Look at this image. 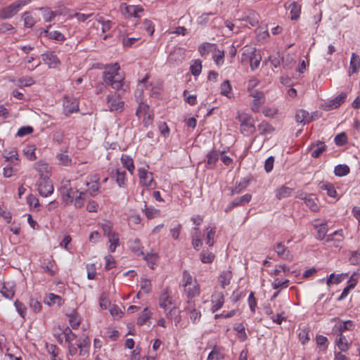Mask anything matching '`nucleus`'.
<instances>
[{
	"mask_svg": "<svg viewBox=\"0 0 360 360\" xmlns=\"http://www.w3.org/2000/svg\"><path fill=\"white\" fill-rule=\"evenodd\" d=\"M61 199L65 205L74 204L75 208H81L86 200V191H79L71 184L70 180H63L60 188Z\"/></svg>",
	"mask_w": 360,
	"mask_h": 360,
	"instance_id": "nucleus-1",
	"label": "nucleus"
},
{
	"mask_svg": "<svg viewBox=\"0 0 360 360\" xmlns=\"http://www.w3.org/2000/svg\"><path fill=\"white\" fill-rule=\"evenodd\" d=\"M120 68L117 63L106 65L105 70L103 72L105 83L117 91L122 89L124 86V77L118 72Z\"/></svg>",
	"mask_w": 360,
	"mask_h": 360,
	"instance_id": "nucleus-2",
	"label": "nucleus"
},
{
	"mask_svg": "<svg viewBox=\"0 0 360 360\" xmlns=\"http://www.w3.org/2000/svg\"><path fill=\"white\" fill-rule=\"evenodd\" d=\"M31 0H18L9 6L0 10V18L8 19L14 16L23 6L27 5Z\"/></svg>",
	"mask_w": 360,
	"mask_h": 360,
	"instance_id": "nucleus-3",
	"label": "nucleus"
},
{
	"mask_svg": "<svg viewBox=\"0 0 360 360\" xmlns=\"http://www.w3.org/2000/svg\"><path fill=\"white\" fill-rule=\"evenodd\" d=\"M237 120L240 124V131L245 136L252 134L255 131V127L253 122L252 117L245 113H238Z\"/></svg>",
	"mask_w": 360,
	"mask_h": 360,
	"instance_id": "nucleus-4",
	"label": "nucleus"
},
{
	"mask_svg": "<svg viewBox=\"0 0 360 360\" xmlns=\"http://www.w3.org/2000/svg\"><path fill=\"white\" fill-rule=\"evenodd\" d=\"M38 191L41 196L48 197L51 195L54 191V188L51 181L49 178V175L40 178L37 181Z\"/></svg>",
	"mask_w": 360,
	"mask_h": 360,
	"instance_id": "nucleus-5",
	"label": "nucleus"
},
{
	"mask_svg": "<svg viewBox=\"0 0 360 360\" xmlns=\"http://www.w3.org/2000/svg\"><path fill=\"white\" fill-rule=\"evenodd\" d=\"M106 102L110 111L122 112L124 109V101L121 99L120 94L108 95L106 98Z\"/></svg>",
	"mask_w": 360,
	"mask_h": 360,
	"instance_id": "nucleus-6",
	"label": "nucleus"
},
{
	"mask_svg": "<svg viewBox=\"0 0 360 360\" xmlns=\"http://www.w3.org/2000/svg\"><path fill=\"white\" fill-rule=\"evenodd\" d=\"M250 96L253 98V100L250 104V108L252 111L255 112H259L260 107L265 102V96L264 92L257 90L250 92Z\"/></svg>",
	"mask_w": 360,
	"mask_h": 360,
	"instance_id": "nucleus-7",
	"label": "nucleus"
},
{
	"mask_svg": "<svg viewBox=\"0 0 360 360\" xmlns=\"http://www.w3.org/2000/svg\"><path fill=\"white\" fill-rule=\"evenodd\" d=\"M138 172L140 181L143 186L149 188L155 187V183L153 181V174L151 172H148L144 168H139Z\"/></svg>",
	"mask_w": 360,
	"mask_h": 360,
	"instance_id": "nucleus-8",
	"label": "nucleus"
},
{
	"mask_svg": "<svg viewBox=\"0 0 360 360\" xmlns=\"http://www.w3.org/2000/svg\"><path fill=\"white\" fill-rule=\"evenodd\" d=\"M347 97V94L346 92L340 93L336 97L330 100L325 104L324 110H331L338 108L341 105V104L345 102Z\"/></svg>",
	"mask_w": 360,
	"mask_h": 360,
	"instance_id": "nucleus-9",
	"label": "nucleus"
},
{
	"mask_svg": "<svg viewBox=\"0 0 360 360\" xmlns=\"http://www.w3.org/2000/svg\"><path fill=\"white\" fill-rule=\"evenodd\" d=\"M185 310L189 314L190 319L193 323H197L201 318V312L196 309L194 301L188 300L186 303Z\"/></svg>",
	"mask_w": 360,
	"mask_h": 360,
	"instance_id": "nucleus-10",
	"label": "nucleus"
},
{
	"mask_svg": "<svg viewBox=\"0 0 360 360\" xmlns=\"http://www.w3.org/2000/svg\"><path fill=\"white\" fill-rule=\"evenodd\" d=\"M173 304L174 301L169 295L168 290L164 289L160 295L159 306L167 311Z\"/></svg>",
	"mask_w": 360,
	"mask_h": 360,
	"instance_id": "nucleus-11",
	"label": "nucleus"
},
{
	"mask_svg": "<svg viewBox=\"0 0 360 360\" xmlns=\"http://www.w3.org/2000/svg\"><path fill=\"white\" fill-rule=\"evenodd\" d=\"M224 303V296L222 292H217L212 295L211 311L214 313L219 310Z\"/></svg>",
	"mask_w": 360,
	"mask_h": 360,
	"instance_id": "nucleus-12",
	"label": "nucleus"
},
{
	"mask_svg": "<svg viewBox=\"0 0 360 360\" xmlns=\"http://www.w3.org/2000/svg\"><path fill=\"white\" fill-rule=\"evenodd\" d=\"M274 250L277 255L281 259L288 261L292 259V255L290 253V251L282 243H276Z\"/></svg>",
	"mask_w": 360,
	"mask_h": 360,
	"instance_id": "nucleus-13",
	"label": "nucleus"
},
{
	"mask_svg": "<svg viewBox=\"0 0 360 360\" xmlns=\"http://www.w3.org/2000/svg\"><path fill=\"white\" fill-rule=\"evenodd\" d=\"M63 108L66 115L77 112L79 110L77 101L75 99L69 98L64 99Z\"/></svg>",
	"mask_w": 360,
	"mask_h": 360,
	"instance_id": "nucleus-14",
	"label": "nucleus"
},
{
	"mask_svg": "<svg viewBox=\"0 0 360 360\" xmlns=\"http://www.w3.org/2000/svg\"><path fill=\"white\" fill-rule=\"evenodd\" d=\"M184 292L187 297L191 300L195 297H198L200 293V285L198 282H192V284L184 286Z\"/></svg>",
	"mask_w": 360,
	"mask_h": 360,
	"instance_id": "nucleus-15",
	"label": "nucleus"
},
{
	"mask_svg": "<svg viewBox=\"0 0 360 360\" xmlns=\"http://www.w3.org/2000/svg\"><path fill=\"white\" fill-rule=\"evenodd\" d=\"M41 57L44 63L47 64L51 68H56L60 63L58 57L53 52L43 53Z\"/></svg>",
	"mask_w": 360,
	"mask_h": 360,
	"instance_id": "nucleus-16",
	"label": "nucleus"
},
{
	"mask_svg": "<svg viewBox=\"0 0 360 360\" xmlns=\"http://www.w3.org/2000/svg\"><path fill=\"white\" fill-rule=\"evenodd\" d=\"M184 59L183 51L181 49L178 48L174 49L172 52L170 53L167 58V61L169 63L175 65L179 64Z\"/></svg>",
	"mask_w": 360,
	"mask_h": 360,
	"instance_id": "nucleus-17",
	"label": "nucleus"
},
{
	"mask_svg": "<svg viewBox=\"0 0 360 360\" xmlns=\"http://www.w3.org/2000/svg\"><path fill=\"white\" fill-rule=\"evenodd\" d=\"M129 248L136 255H144L143 252V247L141 245V241L139 238H131L128 241Z\"/></svg>",
	"mask_w": 360,
	"mask_h": 360,
	"instance_id": "nucleus-18",
	"label": "nucleus"
},
{
	"mask_svg": "<svg viewBox=\"0 0 360 360\" xmlns=\"http://www.w3.org/2000/svg\"><path fill=\"white\" fill-rule=\"evenodd\" d=\"M354 328V323L352 321L348 320L346 321H339L335 325L333 330L335 332H339L340 334H342L343 332L346 330H352Z\"/></svg>",
	"mask_w": 360,
	"mask_h": 360,
	"instance_id": "nucleus-19",
	"label": "nucleus"
},
{
	"mask_svg": "<svg viewBox=\"0 0 360 360\" xmlns=\"http://www.w3.org/2000/svg\"><path fill=\"white\" fill-rule=\"evenodd\" d=\"M326 145L322 141H317L316 143H312L311 145V155L314 158H318L326 151Z\"/></svg>",
	"mask_w": 360,
	"mask_h": 360,
	"instance_id": "nucleus-20",
	"label": "nucleus"
},
{
	"mask_svg": "<svg viewBox=\"0 0 360 360\" xmlns=\"http://www.w3.org/2000/svg\"><path fill=\"white\" fill-rule=\"evenodd\" d=\"M1 293L6 299H12L15 295V285L11 282L4 283Z\"/></svg>",
	"mask_w": 360,
	"mask_h": 360,
	"instance_id": "nucleus-21",
	"label": "nucleus"
},
{
	"mask_svg": "<svg viewBox=\"0 0 360 360\" xmlns=\"http://www.w3.org/2000/svg\"><path fill=\"white\" fill-rule=\"evenodd\" d=\"M206 166L208 169H213L219 160V153L216 150L209 151L206 155Z\"/></svg>",
	"mask_w": 360,
	"mask_h": 360,
	"instance_id": "nucleus-22",
	"label": "nucleus"
},
{
	"mask_svg": "<svg viewBox=\"0 0 360 360\" xmlns=\"http://www.w3.org/2000/svg\"><path fill=\"white\" fill-rule=\"evenodd\" d=\"M312 116H311L309 113L304 110H298L295 115V120L298 123L306 124L312 121Z\"/></svg>",
	"mask_w": 360,
	"mask_h": 360,
	"instance_id": "nucleus-23",
	"label": "nucleus"
},
{
	"mask_svg": "<svg viewBox=\"0 0 360 360\" xmlns=\"http://www.w3.org/2000/svg\"><path fill=\"white\" fill-rule=\"evenodd\" d=\"M4 158L5 161L8 162L9 165L16 166L19 164L18 155L15 150H12L8 152L5 151Z\"/></svg>",
	"mask_w": 360,
	"mask_h": 360,
	"instance_id": "nucleus-24",
	"label": "nucleus"
},
{
	"mask_svg": "<svg viewBox=\"0 0 360 360\" xmlns=\"http://www.w3.org/2000/svg\"><path fill=\"white\" fill-rule=\"evenodd\" d=\"M319 187L320 189L326 191L328 196L336 198L337 192L334 186L331 183L328 181H321L319 184Z\"/></svg>",
	"mask_w": 360,
	"mask_h": 360,
	"instance_id": "nucleus-25",
	"label": "nucleus"
},
{
	"mask_svg": "<svg viewBox=\"0 0 360 360\" xmlns=\"http://www.w3.org/2000/svg\"><path fill=\"white\" fill-rule=\"evenodd\" d=\"M316 198L313 194H307L304 198L306 205L313 212L319 210V206L316 203Z\"/></svg>",
	"mask_w": 360,
	"mask_h": 360,
	"instance_id": "nucleus-26",
	"label": "nucleus"
},
{
	"mask_svg": "<svg viewBox=\"0 0 360 360\" xmlns=\"http://www.w3.org/2000/svg\"><path fill=\"white\" fill-rule=\"evenodd\" d=\"M257 52V49L251 46H245L241 55V62L246 63L250 60V58Z\"/></svg>",
	"mask_w": 360,
	"mask_h": 360,
	"instance_id": "nucleus-27",
	"label": "nucleus"
},
{
	"mask_svg": "<svg viewBox=\"0 0 360 360\" xmlns=\"http://www.w3.org/2000/svg\"><path fill=\"white\" fill-rule=\"evenodd\" d=\"M292 192V188L285 186H281V187L278 188L275 191L276 198L278 200H281L283 198H288L291 195Z\"/></svg>",
	"mask_w": 360,
	"mask_h": 360,
	"instance_id": "nucleus-28",
	"label": "nucleus"
},
{
	"mask_svg": "<svg viewBox=\"0 0 360 360\" xmlns=\"http://www.w3.org/2000/svg\"><path fill=\"white\" fill-rule=\"evenodd\" d=\"M51 27V25L47 26L46 30H44L43 32L45 33V35L48 37L49 39H54L59 41H63L65 40V37L63 34H62L59 31H53L49 32V28Z\"/></svg>",
	"mask_w": 360,
	"mask_h": 360,
	"instance_id": "nucleus-29",
	"label": "nucleus"
},
{
	"mask_svg": "<svg viewBox=\"0 0 360 360\" xmlns=\"http://www.w3.org/2000/svg\"><path fill=\"white\" fill-rule=\"evenodd\" d=\"M349 69L351 70L352 73H357L359 71L360 58L355 53H352L350 63H349Z\"/></svg>",
	"mask_w": 360,
	"mask_h": 360,
	"instance_id": "nucleus-30",
	"label": "nucleus"
},
{
	"mask_svg": "<svg viewBox=\"0 0 360 360\" xmlns=\"http://www.w3.org/2000/svg\"><path fill=\"white\" fill-rule=\"evenodd\" d=\"M232 278V273L231 271H224L219 277V282L223 288L229 285Z\"/></svg>",
	"mask_w": 360,
	"mask_h": 360,
	"instance_id": "nucleus-31",
	"label": "nucleus"
},
{
	"mask_svg": "<svg viewBox=\"0 0 360 360\" xmlns=\"http://www.w3.org/2000/svg\"><path fill=\"white\" fill-rule=\"evenodd\" d=\"M55 265L56 263L54 260L44 259L41 264V268L50 276H54L56 274V271L54 270Z\"/></svg>",
	"mask_w": 360,
	"mask_h": 360,
	"instance_id": "nucleus-32",
	"label": "nucleus"
},
{
	"mask_svg": "<svg viewBox=\"0 0 360 360\" xmlns=\"http://www.w3.org/2000/svg\"><path fill=\"white\" fill-rule=\"evenodd\" d=\"M121 162L123 167L132 174L135 168L132 158L127 155H122L121 157Z\"/></svg>",
	"mask_w": 360,
	"mask_h": 360,
	"instance_id": "nucleus-33",
	"label": "nucleus"
},
{
	"mask_svg": "<svg viewBox=\"0 0 360 360\" xmlns=\"http://www.w3.org/2000/svg\"><path fill=\"white\" fill-rule=\"evenodd\" d=\"M125 11L126 13H128L130 16H133L134 18H139L141 16V14L143 12V8L139 6L125 5Z\"/></svg>",
	"mask_w": 360,
	"mask_h": 360,
	"instance_id": "nucleus-34",
	"label": "nucleus"
},
{
	"mask_svg": "<svg viewBox=\"0 0 360 360\" xmlns=\"http://www.w3.org/2000/svg\"><path fill=\"white\" fill-rule=\"evenodd\" d=\"M22 18L24 21V25L25 27L31 28L37 22V20L30 12H25L22 14Z\"/></svg>",
	"mask_w": 360,
	"mask_h": 360,
	"instance_id": "nucleus-35",
	"label": "nucleus"
},
{
	"mask_svg": "<svg viewBox=\"0 0 360 360\" xmlns=\"http://www.w3.org/2000/svg\"><path fill=\"white\" fill-rule=\"evenodd\" d=\"M291 14V20H295L300 17L301 6L297 2H292L289 5Z\"/></svg>",
	"mask_w": 360,
	"mask_h": 360,
	"instance_id": "nucleus-36",
	"label": "nucleus"
},
{
	"mask_svg": "<svg viewBox=\"0 0 360 360\" xmlns=\"http://www.w3.org/2000/svg\"><path fill=\"white\" fill-rule=\"evenodd\" d=\"M166 316L168 319H172L174 318L176 323L181 320L180 311L175 306H171L170 308H169L166 311Z\"/></svg>",
	"mask_w": 360,
	"mask_h": 360,
	"instance_id": "nucleus-37",
	"label": "nucleus"
},
{
	"mask_svg": "<svg viewBox=\"0 0 360 360\" xmlns=\"http://www.w3.org/2000/svg\"><path fill=\"white\" fill-rule=\"evenodd\" d=\"M314 228L317 231V239L323 240L328 232L327 224H315Z\"/></svg>",
	"mask_w": 360,
	"mask_h": 360,
	"instance_id": "nucleus-38",
	"label": "nucleus"
},
{
	"mask_svg": "<svg viewBox=\"0 0 360 360\" xmlns=\"http://www.w3.org/2000/svg\"><path fill=\"white\" fill-rule=\"evenodd\" d=\"M108 241L110 243V251L111 252H114L116 250V248L120 245V237L118 233L116 232L112 235L109 236Z\"/></svg>",
	"mask_w": 360,
	"mask_h": 360,
	"instance_id": "nucleus-39",
	"label": "nucleus"
},
{
	"mask_svg": "<svg viewBox=\"0 0 360 360\" xmlns=\"http://www.w3.org/2000/svg\"><path fill=\"white\" fill-rule=\"evenodd\" d=\"M252 198V195L250 194H245L244 195L236 198L232 202H231V207H236V206H242L244 205L246 203H248Z\"/></svg>",
	"mask_w": 360,
	"mask_h": 360,
	"instance_id": "nucleus-40",
	"label": "nucleus"
},
{
	"mask_svg": "<svg viewBox=\"0 0 360 360\" xmlns=\"http://www.w3.org/2000/svg\"><path fill=\"white\" fill-rule=\"evenodd\" d=\"M224 358V354L221 352V348L214 346L209 354L207 360H220Z\"/></svg>",
	"mask_w": 360,
	"mask_h": 360,
	"instance_id": "nucleus-41",
	"label": "nucleus"
},
{
	"mask_svg": "<svg viewBox=\"0 0 360 360\" xmlns=\"http://www.w3.org/2000/svg\"><path fill=\"white\" fill-rule=\"evenodd\" d=\"M221 94L227 98H230L232 97L233 94L231 91V86L229 80L224 81L221 84Z\"/></svg>",
	"mask_w": 360,
	"mask_h": 360,
	"instance_id": "nucleus-42",
	"label": "nucleus"
},
{
	"mask_svg": "<svg viewBox=\"0 0 360 360\" xmlns=\"http://www.w3.org/2000/svg\"><path fill=\"white\" fill-rule=\"evenodd\" d=\"M350 172L349 167L347 165H338L335 167L334 173L337 176H345Z\"/></svg>",
	"mask_w": 360,
	"mask_h": 360,
	"instance_id": "nucleus-43",
	"label": "nucleus"
},
{
	"mask_svg": "<svg viewBox=\"0 0 360 360\" xmlns=\"http://www.w3.org/2000/svg\"><path fill=\"white\" fill-rule=\"evenodd\" d=\"M336 345L341 352L347 351L349 346L347 338L342 334H340L339 339L336 341Z\"/></svg>",
	"mask_w": 360,
	"mask_h": 360,
	"instance_id": "nucleus-44",
	"label": "nucleus"
},
{
	"mask_svg": "<svg viewBox=\"0 0 360 360\" xmlns=\"http://www.w3.org/2000/svg\"><path fill=\"white\" fill-rule=\"evenodd\" d=\"M206 231L205 243L208 246L212 247L214 243L215 228L207 227L206 228Z\"/></svg>",
	"mask_w": 360,
	"mask_h": 360,
	"instance_id": "nucleus-45",
	"label": "nucleus"
},
{
	"mask_svg": "<svg viewBox=\"0 0 360 360\" xmlns=\"http://www.w3.org/2000/svg\"><path fill=\"white\" fill-rule=\"evenodd\" d=\"M200 256L201 262L204 264L212 263L215 257L214 255L208 250H202Z\"/></svg>",
	"mask_w": 360,
	"mask_h": 360,
	"instance_id": "nucleus-46",
	"label": "nucleus"
},
{
	"mask_svg": "<svg viewBox=\"0 0 360 360\" xmlns=\"http://www.w3.org/2000/svg\"><path fill=\"white\" fill-rule=\"evenodd\" d=\"M258 130L261 135H265L271 134L274 130V128L268 122H262L258 125Z\"/></svg>",
	"mask_w": 360,
	"mask_h": 360,
	"instance_id": "nucleus-47",
	"label": "nucleus"
},
{
	"mask_svg": "<svg viewBox=\"0 0 360 360\" xmlns=\"http://www.w3.org/2000/svg\"><path fill=\"white\" fill-rule=\"evenodd\" d=\"M98 181H99V177L97 176H95L94 177V179L92 180L93 184L91 185V186L89 188V194L91 196H96V195H98L99 193L100 186L98 184Z\"/></svg>",
	"mask_w": 360,
	"mask_h": 360,
	"instance_id": "nucleus-48",
	"label": "nucleus"
},
{
	"mask_svg": "<svg viewBox=\"0 0 360 360\" xmlns=\"http://www.w3.org/2000/svg\"><path fill=\"white\" fill-rule=\"evenodd\" d=\"M349 262L352 265L360 264V247L356 250L349 252Z\"/></svg>",
	"mask_w": 360,
	"mask_h": 360,
	"instance_id": "nucleus-49",
	"label": "nucleus"
},
{
	"mask_svg": "<svg viewBox=\"0 0 360 360\" xmlns=\"http://www.w3.org/2000/svg\"><path fill=\"white\" fill-rule=\"evenodd\" d=\"M143 256V259L146 261L150 268L153 269L154 266L158 259V255L156 253H150Z\"/></svg>",
	"mask_w": 360,
	"mask_h": 360,
	"instance_id": "nucleus-50",
	"label": "nucleus"
},
{
	"mask_svg": "<svg viewBox=\"0 0 360 360\" xmlns=\"http://www.w3.org/2000/svg\"><path fill=\"white\" fill-rule=\"evenodd\" d=\"M261 60L262 57L258 51L255 54V56H252V58H250L249 63L250 68L252 71L255 70L259 68Z\"/></svg>",
	"mask_w": 360,
	"mask_h": 360,
	"instance_id": "nucleus-51",
	"label": "nucleus"
},
{
	"mask_svg": "<svg viewBox=\"0 0 360 360\" xmlns=\"http://www.w3.org/2000/svg\"><path fill=\"white\" fill-rule=\"evenodd\" d=\"M14 305L19 315L23 319H25V316L27 314V307L25 306V304L21 302L16 300L14 303Z\"/></svg>",
	"mask_w": 360,
	"mask_h": 360,
	"instance_id": "nucleus-52",
	"label": "nucleus"
},
{
	"mask_svg": "<svg viewBox=\"0 0 360 360\" xmlns=\"http://www.w3.org/2000/svg\"><path fill=\"white\" fill-rule=\"evenodd\" d=\"M98 22L101 25L102 32L105 33L108 32L112 27V22L109 20H104L103 17L98 19Z\"/></svg>",
	"mask_w": 360,
	"mask_h": 360,
	"instance_id": "nucleus-53",
	"label": "nucleus"
},
{
	"mask_svg": "<svg viewBox=\"0 0 360 360\" xmlns=\"http://www.w3.org/2000/svg\"><path fill=\"white\" fill-rule=\"evenodd\" d=\"M144 212L148 219H153L160 215V211L153 207H148L145 205Z\"/></svg>",
	"mask_w": 360,
	"mask_h": 360,
	"instance_id": "nucleus-54",
	"label": "nucleus"
},
{
	"mask_svg": "<svg viewBox=\"0 0 360 360\" xmlns=\"http://www.w3.org/2000/svg\"><path fill=\"white\" fill-rule=\"evenodd\" d=\"M316 341L317 346L321 349V350H326L328 345V341L326 337L323 335H317L316 338Z\"/></svg>",
	"mask_w": 360,
	"mask_h": 360,
	"instance_id": "nucleus-55",
	"label": "nucleus"
},
{
	"mask_svg": "<svg viewBox=\"0 0 360 360\" xmlns=\"http://www.w3.org/2000/svg\"><path fill=\"white\" fill-rule=\"evenodd\" d=\"M37 170L40 174V178L44 177L48 175L49 172V167L48 164L45 162H39L37 164Z\"/></svg>",
	"mask_w": 360,
	"mask_h": 360,
	"instance_id": "nucleus-56",
	"label": "nucleus"
},
{
	"mask_svg": "<svg viewBox=\"0 0 360 360\" xmlns=\"http://www.w3.org/2000/svg\"><path fill=\"white\" fill-rule=\"evenodd\" d=\"M56 158L59 161V163L62 165L68 166L71 164L72 160L69 155L66 153H58L56 155Z\"/></svg>",
	"mask_w": 360,
	"mask_h": 360,
	"instance_id": "nucleus-57",
	"label": "nucleus"
},
{
	"mask_svg": "<svg viewBox=\"0 0 360 360\" xmlns=\"http://www.w3.org/2000/svg\"><path fill=\"white\" fill-rule=\"evenodd\" d=\"M191 72L193 75L198 76L202 70V64L200 60H195L190 67Z\"/></svg>",
	"mask_w": 360,
	"mask_h": 360,
	"instance_id": "nucleus-58",
	"label": "nucleus"
},
{
	"mask_svg": "<svg viewBox=\"0 0 360 360\" xmlns=\"http://www.w3.org/2000/svg\"><path fill=\"white\" fill-rule=\"evenodd\" d=\"M125 172L116 170L115 181L120 187H124L125 185Z\"/></svg>",
	"mask_w": 360,
	"mask_h": 360,
	"instance_id": "nucleus-59",
	"label": "nucleus"
},
{
	"mask_svg": "<svg viewBox=\"0 0 360 360\" xmlns=\"http://www.w3.org/2000/svg\"><path fill=\"white\" fill-rule=\"evenodd\" d=\"M334 141L338 146H344L347 142V136L345 132H342L335 136Z\"/></svg>",
	"mask_w": 360,
	"mask_h": 360,
	"instance_id": "nucleus-60",
	"label": "nucleus"
},
{
	"mask_svg": "<svg viewBox=\"0 0 360 360\" xmlns=\"http://www.w3.org/2000/svg\"><path fill=\"white\" fill-rule=\"evenodd\" d=\"M149 106L145 103H140L136 114L139 117H141L143 116H146L147 113H148Z\"/></svg>",
	"mask_w": 360,
	"mask_h": 360,
	"instance_id": "nucleus-61",
	"label": "nucleus"
},
{
	"mask_svg": "<svg viewBox=\"0 0 360 360\" xmlns=\"http://www.w3.org/2000/svg\"><path fill=\"white\" fill-rule=\"evenodd\" d=\"M63 335L65 336V342L68 344L72 343V342L77 338L76 335L72 333L71 329H70L68 327H66L63 330Z\"/></svg>",
	"mask_w": 360,
	"mask_h": 360,
	"instance_id": "nucleus-62",
	"label": "nucleus"
},
{
	"mask_svg": "<svg viewBox=\"0 0 360 360\" xmlns=\"http://www.w3.org/2000/svg\"><path fill=\"white\" fill-rule=\"evenodd\" d=\"M69 323L72 329H77L80 324V318L77 314H70Z\"/></svg>",
	"mask_w": 360,
	"mask_h": 360,
	"instance_id": "nucleus-63",
	"label": "nucleus"
},
{
	"mask_svg": "<svg viewBox=\"0 0 360 360\" xmlns=\"http://www.w3.org/2000/svg\"><path fill=\"white\" fill-rule=\"evenodd\" d=\"M42 15L46 22H51L56 17L55 13L51 11L49 8H41Z\"/></svg>",
	"mask_w": 360,
	"mask_h": 360,
	"instance_id": "nucleus-64",
	"label": "nucleus"
}]
</instances>
